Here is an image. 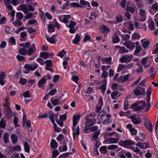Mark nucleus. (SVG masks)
Returning <instances> with one entry per match:
<instances>
[{"label":"nucleus","mask_w":158,"mask_h":158,"mask_svg":"<svg viewBox=\"0 0 158 158\" xmlns=\"http://www.w3.org/2000/svg\"><path fill=\"white\" fill-rule=\"evenodd\" d=\"M122 38L124 40H128L130 38V35L128 34H123L122 35Z\"/></svg>","instance_id":"obj_49"},{"label":"nucleus","mask_w":158,"mask_h":158,"mask_svg":"<svg viewBox=\"0 0 158 158\" xmlns=\"http://www.w3.org/2000/svg\"><path fill=\"white\" fill-rule=\"evenodd\" d=\"M100 30L102 33L106 34L108 33L110 31V28L104 25L100 27Z\"/></svg>","instance_id":"obj_21"},{"label":"nucleus","mask_w":158,"mask_h":158,"mask_svg":"<svg viewBox=\"0 0 158 158\" xmlns=\"http://www.w3.org/2000/svg\"><path fill=\"white\" fill-rule=\"evenodd\" d=\"M48 114L49 115V118L51 121V123H54V121H55L54 119V116H55V118L56 117V118L58 116V115H56V116L54 115V113L51 111H49L48 112Z\"/></svg>","instance_id":"obj_16"},{"label":"nucleus","mask_w":158,"mask_h":158,"mask_svg":"<svg viewBox=\"0 0 158 158\" xmlns=\"http://www.w3.org/2000/svg\"><path fill=\"white\" fill-rule=\"evenodd\" d=\"M129 106L128 102L127 100H125L124 102V109L125 110H127Z\"/></svg>","instance_id":"obj_53"},{"label":"nucleus","mask_w":158,"mask_h":158,"mask_svg":"<svg viewBox=\"0 0 158 158\" xmlns=\"http://www.w3.org/2000/svg\"><path fill=\"white\" fill-rule=\"evenodd\" d=\"M65 101V100H63L59 102V99H53V98H51L50 99V101L52 102V104L54 105H59L61 103H63Z\"/></svg>","instance_id":"obj_15"},{"label":"nucleus","mask_w":158,"mask_h":158,"mask_svg":"<svg viewBox=\"0 0 158 158\" xmlns=\"http://www.w3.org/2000/svg\"><path fill=\"white\" fill-rule=\"evenodd\" d=\"M120 51L121 53L122 54L127 53L128 52V50L126 49V48L123 47H122L121 48Z\"/></svg>","instance_id":"obj_54"},{"label":"nucleus","mask_w":158,"mask_h":158,"mask_svg":"<svg viewBox=\"0 0 158 158\" xmlns=\"http://www.w3.org/2000/svg\"><path fill=\"white\" fill-rule=\"evenodd\" d=\"M11 3L13 5L16 6L21 3V1L20 0H12Z\"/></svg>","instance_id":"obj_56"},{"label":"nucleus","mask_w":158,"mask_h":158,"mask_svg":"<svg viewBox=\"0 0 158 158\" xmlns=\"http://www.w3.org/2000/svg\"><path fill=\"white\" fill-rule=\"evenodd\" d=\"M27 50L24 48H19L18 50V53L24 56L27 55Z\"/></svg>","instance_id":"obj_26"},{"label":"nucleus","mask_w":158,"mask_h":158,"mask_svg":"<svg viewBox=\"0 0 158 158\" xmlns=\"http://www.w3.org/2000/svg\"><path fill=\"white\" fill-rule=\"evenodd\" d=\"M100 152L102 153L106 154L108 152L106 150V147L105 146H102L99 149Z\"/></svg>","instance_id":"obj_38"},{"label":"nucleus","mask_w":158,"mask_h":158,"mask_svg":"<svg viewBox=\"0 0 158 158\" xmlns=\"http://www.w3.org/2000/svg\"><path fill=\"white\" fill-rule=\"evenodd\" d=\"M76 126H73L72 128V129L73 131V134L74 135H76L78 136L80 133L79 132V126H77V128L76 129Z\"/></svg>","instance_id":"obj_23"},{"label":"nucleus","mask_w":158,"mask_h":158,"mask_svg":"<svg viewBox=\"0 0 158 158\" xmlns=\"http://www.w3.org/2000/svg\"><path fill=\"white\" fill-rule=\"evenodd\" d=\"M50 146L52 149L57 148L58 147V143L54 139H52L50 143Z\"/></svg>","instance_id":"obj_19"},{"label":"nucleus","mask_w":158,"mask_h":158,"mask_svg":"<svg viewBox=\"0 0 158 158\" xmlns=\"http://www.w3.org/2000/svg\"><path fill=\"white\" fill-rule=\"evenodd\" d=\"M36 52V51L35 50L32 48H30L28 50H27V55L29 56H30Z\"/></svg>","instance_id":"obj_35"},{"label":"nucleus","mask_w":158,"mask_h":158,"mask_svg":"<svg viewBox=\"0 0 158 158\" xmlns=\"http://www.w3.org/2000/svg\"><path fill=\"white\" fill-rule=\"evenodd\" d=\"M112 60V57H110L108 58H103L101 59V60L102 61V63H105V62H106L107 63L110 62Z\"/></svg>","instance_id":"obj_39"},{"label":"nucleus","mask_w":158,"mask_h":158,"mask_svg":"<svg viewBox=\"0 0 158 158\" xmlns=\"http://www.w3.org/2000/svg\"><path fill=\"white\" fill-rule=\"evenodd\" d=\"M150 42L149 40H147L143 43L142 46L146 50L148 49L149 47H148V46Z\"/></svg>","instance_id":"obj_43"},{"label":"nucleus","mask_w":158,"mask_h":158,"mask_svg":"<svg viewBox=\"0 0 158 158\" xmlns=\"http://www.w3.org/2000/svg\"><path fill=\"white\" fill-rule=\"evenodd\" d=\"M46 83V80L43 78L39 81L38 86L39 87L41 88L43 86L42 85L44 84H45Z\"/></svg>","instance_id":"obj_33"},{"label":"nucleus","mask_w":158,"mask_h":158,"mask_svg":"<svg viewBox=\"0 0 158 158\" xmlns=\"http://www.w3.org/2000/svg\"><path fill=\"white\" fill-rule=\"evenodd\" d=\"M124 25L131 31H133L134 29L133 24L131 21L125 22L124 23Z\"/></svg>","instance_id":"obj_17"},{"label":"nucleus","mask_w":158,"mask_h":158,"mask_svg":"<svg viewBox=\"0 0 158 158\" xmlns=\"http://www.w3.org/2000/svg\"><path fill=\"white\" fill-rule=\"evenodd\" d=\"M59 154V152L57 150H54L52 153L51 158H56V157Z\"/></svg>","instance_id":"obj_51"},{"label":"nucleus","mask_w":158,"mask_h":158,"mask_svg":"<svg viewBox=\"0 0 158 158\" xmlns=\"http://www.w3.org/2000/svg\"><path fill=\"white\" fill-rule=\"evenodd\" d=\"M23 14L20 12L17 13L16 14V17L17 19H19L21 20L23 18Z\"/></svg>","instance_id":"obj_47"},{"label":"nucleus","mask_w":158,"mask_h":158,"mask_svg":"<svg viewBox=\"0 0 158 158\" xmlns=\"http://www.w3.org/2000/svg\"><path fill=\"white\" fill-rule=\"evenodd\" d=\"M123 45L128 49H133L135 46V44L131 41L124 42Z\"/></svg>","instance_id":"obj_9"},{"label":"nucleus","mask_w":158,"mask_h":158,"mask_svg":"<svg viewBox=\"0 0 158 158\" xmlns=\"http://www.w3.org/2000/svg\"><path fill=\"white\" fill-rule=\"evenodd\" d=\"M131 149L133 151L138 153H141L140 150L137 147H132Z\"/></svg>","instance_id":"obj_61"},{"label":"nucleus","mask_w":158,"mask_h":158,"mask_svg":"<svg viewBox=\"0 0 158 158\" xmlns=\"http://www.w3.org/2000/svg\"><path fill=\"white\" fill-rule=\"evenodd\" d=\"M129 76L128 75H126L123 77H121V80L122 82H125L128 79Z\"/></svg>","instance_id":"obj_59"},{"label":"nucleus","mask_w":158,"mask_h":158,"mask_svg":"<svg viewBox=\"0 0 158 158\" xmlns=\"http://www.w3.org/2000/svg\"><path fill=\"white\" fill-rule=\"evenodd\" d=\"M12 24L15 27H19L22 25V23L20 20L16 19L15 21L12 22Z\"/></svg>","instance_id":"obj_28"},{"label":"nucleus","mask_w":158,"mask_h":158,"mask_svg":"<svg viewBox=\"0 0 158 158\" xmlns=\"http://www.w3.org/2000/svg\"><path fill=\"white\" fill-rule=\"evenodd\" d=\"M110 66L103 65L102 66V70L103 72H106L109 69L110 67Z\"/></svg>","instance_id":"obj_55"},{"label":"nucleus","mask_w":158,"mask_h":158,"mask_svg":"<svg viewBox=\"0 0 158 158\" xmlns=\"http://www.w3.org/2000/svg\"><path fill=\"white\" fill-rule=\"evenodd\" d=\"M16 57L19 61H24L25 60V57L24 56L18 55L16 56Z\"/></svg>","instance_id":"obj_63"},{"label":"nucleus","mask_w":158,"mask_h":158,"mask_svg":"<svg viewBox=\"0 0 158 158\" xmlns=\"http://www.w3.org/2000/svg\"><path fill=\"white\" fill-rule=\"evenodd\" d=\"M38 66V65L37 64L34 63L33 65L27 64H25L24 67L27 69L33 71L35 69L37 68Z\"/></svg>","instance_id":"obj_10"},{"label":"nucleus","mask_w":158,"mask_h":158,"mask_svg":"<svg viewBox=\"0 0 158 158\" xmlns=\"http://www.w3.org/2000/svg\"><path fill=\"white\" fill-rule=\"evenodd\" d=\"M117 138H111L106 139L105 141V143L107 144L116 143L118 142L119 139L118 137H119V135H117L116 136Z\"/></svg>","instance_id":"obj_6"},{"label":"nucleus","mask_w":158,"mask_h":158,"mask_svg":"<svg viewBox=\"0 0 158 158\" xmlns=\"http://www.w3.org/2000/svg\"><path fill=\"white\" fill-rule=\"evenodd\" d=\"M4 112L6 115L9 117L10 116L11 111L10 107H5Z\"/></svg>","instance_id":"obj_30"},{"label":"nucleus","mask_w":158,"mask_h":158,"mask_svg":"<svg viewBox=\"0 0 158 158\" xmlns=\"http://www.w3.org/2000/svg\"><path fill=\"white\" fill-rule=\"evenodd\" d=\"M80 39L81 37L80 36L77 34L74 39L72 40L73 43V44H77L80 41Z\"/></svg>","instance_id":"obj_34"},{"label":"nucleus","mask_w":158,"mask_h":158,"mask_svg":"<svg viewBox=\"0 0 158 158\" xmlns=\"http://www.w3.org/2000/svg\"><path fill=\"white\" fill-rule=\"evenodd\" d=\"M91 115V114H89V115H87L85 118V120L86 121L85 124V125L88 124V126L90 127L94 125L96 121V119L95 118L93 119L89 118V117Z\"/></svg>","instance_id":"obj_4"},{"label":"nucleus","mask_w":158,"mask_h":158,"mask_svg":"<svg viewBox=\"0 0 158 158\" xmlns=\"http://www.w3.org/2000/svg\"><path fill=\"white\" fill-rule=\"evenodd\" d=\"M77 23L71 21L69 25H66V26L68 28L74 27V26H76Z\"/></svg>","instance_id":"obj_48"},{"label":"nucleus","mask_w":158,"mask_h":158,"mask_svg":"<svg viewBox=\"0 0 158 158\" xmlns=\"http://www.w3.org/2000/svg\"><path fill=\"white\" fill-rule=\"evenodd\" d=\"M19 7L25 14H27L28 13V10L25 4L20 5L19 6Z\"/></svg>","instance_id":"obj_24"},{"label":"nucleus","mask_w":158,"mask_h":158,"mask_svg":"<svg viewBox=\"0 0 158 158\" xmlns=\"http://www.w3.org/2000/svg\"><path fill=\"white\" fill-rule=\"evenodd\" d=\"M132 38L134 39H139L140 38V35L139 33H134L132 35Z\"/></svg>","instance_id":"obj_58"},{"label":"nucleus","mask_w":158,"mask_h":158,"mask_svg":"<svg viewBox=\"0 0 158 158\" xmlns=\"http://www.w3.org/2000/svg\"><path fill=\"white\" fill-rule=\"evenodd\" d=\"M139 14L142 17H146V11L145 10H143V9H141L139 10Z\"/></svg>","instance_id":"obj_50"},{"label":"nucleus","mask_w":158,"mask_h":158,"mask_svg":"<svg viewBox=\"0 0 158 158\" xmlns=\"http://www.w3.org/2000/svg\"><path fill=\"white\" fill-rule=\"evenodd\" d=\"M31 44V43L29 42H27L25 43H21L19 44V45L23 48H28Z\"/></svg>","instance_id":"obj_37"},{"label":"nucleus","mask_w":158,"mask_h":158,"mask_svg":"<svg viewBox=\"0 0 158 158\" xmlns=\"http://www.w3.org/2000/svg\"><path fill=\"white\" fill-rule=\"evenodd\" d=\"M55 29L53 26L51 24H49L48 26V31L49 32H54Z\"/></svg>","instance_id":"obj_40"},{"label":"nucleus","mask_w":158,"mask_h":158,"mask_svg":"<svg viewBox=\"0 0 158 158\" xmlns=\"http://www.w3.org/2000/svg\"><path fill=\"white\" fill-rule=\"evenodd\" d=\"M126 128L129 129L131 135H135L137 133V130L132 127L131 124H129L127 125Z\"/></svg>","instance_id":"obj_8"},{"label":"nucleus","mask_w":158,"mask_h":158,"mask_svg":"<svg viewBox=\"0 0 158 158\" xmlns=\"http://www.w3.org/2000/svg\"><path fill=\"white\" fill-rule=\"evenodd\" d=\"M10 138L13 144H15L17 143L18 138L16 135L14 134H12L10 135Z\"/></svg>","instance_id":"obj_18"},{"label":"nucleus","mask_w":158,"mask_h":158,"mask_svg":"<svg viewBox=\"0 0 158 158\" xmlns=\"http://www.w3.org/2000/svg\"><path fill=\"white\" fill-rule=\"evenodd\" d=\"M48 52H40V56L44 58L45 60L48 58Z\"/></svg>","instance_id":"obj_44"},{"label":"nucleus","mask_w":158,"mask_h":158,"mask_svg":"<svg viewBox=\"0 0 158 158\" xmlns=\"http://www.w3.org/2000/svg\"><path fill=\"white\" fill-rule=\"evenodd\" d=\"M36 61L41 65H43L45 64V61H44L40 57L37 58L36 59Z\"/></svg>","instance_id":"obj_60"},{"label":"nucleus","mask_w":158,"mask_h":158,"mask_svg":"<svg viewBox=\"0 0 158 158\" xmlns=\"http://www.w3.org/2000/svg\"><path fill=\"white\" fill-rule=\"evenodd\" d=\"M130 111V110H129L126 112H124L122 111H121L119 112V114L120 116L121 117L127 116L129 114Z\"/></svg>","instance_id":"obj_46"},{"label":"nucleus","mask_w":158,"mask_h":158,"mask_svg":"<svg viewBox=\"0 0 158 158\" xmlns=\"http://www.w3.org/2000/svg\"><path fill=\"white\" fill-rule=\"evenodd\" d=\"M47 40L52 44H54L55 43V39L52 36L50 37L49 36H46Z\"/></svg>","instance_id":"obj_42"},{"label":"nucleus","mask_w":158,"mask_h":158,"mask_svg":"<svg viewBox=\"0 0 158 158\" xmlns=\"http://www.w3.org/2000/svg\"><path fill=\"white\" fill-rule=\"evenodd\" d=\"M80 115L78 114H74L73 118V125L76 126L79 120L80 119Z\"/></svg>","instance_id":"obj_13"},{"label":"nucleus","mask_w":158,"mask_h":158,"mask_svg":"<svg viewBox=\"0 0 158 158\" xmlns=\"http://www.w3.org/2000/svg\"><path fill=\"white\" fill-rule=\"evenodd\" d=\"M103 104V103L102 98L101 97H100L98 100V103L96 106L97 109L96 111L97 112H98L101 110Z\"/></svg>","instance_id":"obj_11"},{"label":"nucleus","mask_w":158,"mask_h":158,"mask_svg":"<svg viewBox=\"0 0 158 158\" xmlns=\"http://www.w3.org/2000/svg\"><path fill=\"white\" fill-rule=\"evenodd\" d=\"M136 145L141 149H146L149 147V144L148 143H138Z\"/></svg>","instance_id":"obj_14"},{"label":"nucleus","mask_w":158,"mask_h":158,"mask_svg":"<svg viewBox=\"0 0 158 158\" xmlns=\"http://www.w3.org/2000/svg\"><path fill=\"white\" fill-rule=\"evenodd\" d=\"M151 8L156 11L158 10V4L157 3H155L154 4L151 6Z\"/></svg>","instance_id":"obj_64"},{"label":"nucleus","mask_w":158,"mask_h":158,"mask_svg":"<svg viewBox=\"0 0 158 158\" xmlns=\"http://www.w3.org/2000/svg\"><path fill=\"white\" fill-rule=\"evenodd\" d=\"M9 135L8 132H6L4 133L3 136V139L4 142L6 143H8L9 141Z\"/></svg>","instance_id":"obj_29"},{"label":"nucleus","mask_w":158,"mask_h":158,"mask_svg":"<svg viewBox=\"0 0 158 158\" xmlns=\"http://www.w3.org/2000/svg\"><path fill=\"white\" fill-rule=\"evenodd\" d=\"M6 126V121L3 118L0 121V128L5 129Z\"/></svg>","instance_id":"obj_32"},{"label":"nucleus","mask_w":158,"mask_h":158,"mask_svg":"<svg viewBox=\"0 0 158 158\" xmlns=\"http://www.w3.org/2000/svg\"><path fill=\"white\" fill-rule=\"evenodd\" d=\"M91 38L88 35H85V37L83 40V42H85L87 40L91 41Z\"/></svg>","instance_id":"obj_62"},{"label":"nucleus","mask_w":158,"mask_h":158,"mask_svg":"<svg viewBox=\"0 0 158 158\" xmlns=\"http://www.w3.org/2000/svg\"><path fill=\"white\" fill-rule=\"evenodd\" d=\"M133 57V56L132 54H127L122 56L119 59V61L123 63L125 62L128 63L132 60Z\"/></svg>","instance_id":"obj_3"},{"label":"nucleus","mask_w":158,"mask_h":158,"mask_svg":"<svg viewBox=\"0 0 158 158\" xmlns=\"http://www.w3.org/2000/svg\"><path fill=\"white\" fill-rule=\"evenodd\" d=\"M142 63L144 66V68L149 66L151 64L150 61H148V59L146 57L143 58L141 60Z\"/></svg>","instance_id":"obj_12"},{"label":"nucleus","mask_w":158,"mask_h":158,"mask_svg":"<svg viewBox=\"0 0 158 158\" xmlns=\"http://www.w3.org/2000/svg\"><path fill=\"white\" fill-rule=\"evenodd\" d=\"M116 21L114 23V24H116L117 23L122 22L123 21V17L122 15H118L116 16L115 17Z\"/></svg>","instance_id":"obj_20"},{"label":"nucleus","mask_w":158,"mask_h":158,"mask_svg":"<svg viewBox=\"0 0 158 158\" xmlns=\"http://www.w3.org/2000/svg\"><path fill=\"white\" fill-rule=\"evenodd\" d=\"M148 27L151 30H153L154 29V23L152 20L150 19L148 21Z\"/></svg>","instance_id":"obj_25"},{"label":"nucleus","mask_w":158,"mask_h":158,"mask_svg":"<svg viewBox=\"0 0 158 158\" xmlns=\"http://www.w3.org/2000/svg\"><path fill=\"white\" fill-rule=\"evenodd\" d=\"M130 118L131 119L132 123L135 125L139 124L142 122L141 119L138 115L131 116Z\"/></svg>","instance_id":"obj_5"},{"label":"nucleus","mask_w":158,"mask_h":158,"mask_svg":"<svg viewBox=\"0 0 158 158\" xmlns=\"http://www.w3.org/2000/svg\"><path fill=\"white\" fill-rule=\"evenodd\" d=\"M152 53L154 54L158 53V43L156 44L154 47V49L152 50Z\"/></svg>","instance_id":"obj_52"},{"label":"nucleus","mask_w":158,"mask_h":158,"mask_svg":"<svg viewBox=\"0 0 158 158\" xmlns=\"http://www.w3.org/2000/svg\"><path fill=\"white\" fill-rule=\"evenodd\" d=\"M24 147L25 151L27 153L29 152H30L29 146L27 142H24Z\"/></svg>","instance_id":"obj_41"},{"label":"nucleus","mask_w":158,"mask_h":158,"mask_svg":"<svg viewBox=\"0 0 158 158\" xmlns=\"http://www.w3.org/2000/svg\"><path fill=\"white\" fill-rule=\"evenodd\" d=\"M145 89L143 87L137 85L136 88L133 90V92L136 96L144 95L145 93Z\"/></svg>","instance_id":"obj_2"},{"label":"nucleus","mask_w":158,"mask_h":158,"mask_svg":"<svg viewBox=\"0 0 158 158\" xmlns=\"http://www.w3.org/2000/svg\"><path fill=\"white\" fill-rule=\"evenodd\" d=\"M118 144L121 146L127 148H129L130 146L134 145L135 142L132 140L127 139V140H121L119 142Z\"/></svg>","instance_id":"obj_1"},{"label":"nucleus","mask_w":158,"mask_h":158,"mask_svg":"<svg viewBox=\"0 0 158 158\" xmlns=\"http://www.w3.org/2000/svg\"><path fill=\"white\" fill-rule=\"evenodd\" d=\"M125 69V65L120 64L118 68L117 72H119L122 71L123 69Z\"/></svg>","instance_id":"obj_45"},{"label":"nucleus","mask_w":158,"mask_h":158,"mask_svg":"<svg viewBox=\"0 0 158 158\" xmlns=\"http://www.w3.org/2000/svg\"><path fill=\"white\" fill-rule=\"evenodd\" d=\"M144 125L150 132L152 131V126L151 122L148 118H145L144 122Z\"/></svg>","instance_id":"obj_7"},{"label":"nucleus","mask_w":158,"mask_h":158,"mask_svg":"<svg viewBox=\"0 0 158 158\" xmlns=\"http://www.w3.org/2000/svg\"><path fill=\"white\" fill-rule=\"evenodd\" d=\"M27 29L28 32L30 34L32 33H35L36 32V30L33 29L32 27H28L27 28Z\"/></svg>","instance_id":"obj_57"},{"label":"nucleus","mask_w":158,"mask_h":158,"mask_svg":"<svg viewBox=\"0 0 158 158\" xmlns=\"http://www.w3.org/2000/svg\"><path fill=\"white\" fill-rule=\"evenodd\" d=\"M113 42L114 43H117L119 42L120 38L117 33H114L112 36Z\"/></svg>","instance_id":"obj_22"},{"label":"nucleus","mask_w":158,"mask_h":158,"mask_svg":"<svg viewBox=\"0 0 158 158\" xmlns=\"http://www.w3.org/2000/svg\"><path fill=\"white\" fill-rule=\"evenodd\" d=\"M126 10L127 12H130L132 13H134L135 11V9L133 7L129 6L128 4L127 5Z\"/></svg>","instance_id":"obj_31"},{"label":"nucleus","mask_w":158,"mask_h":158,"mask_svg":"<svg viewBox=\"0 0 158 158\" xmlns=\"http://www.w3.org/2000/svg\"><path fill=\"white\" fill-rule=\"evenodd\" d=\"M71 15H64L63 16V22L65 23H67L68 22V21L70 19Z\"/></svg>","instance_id":"obj_27"},{"label":"nucleus","mask_w":158,"mask_h":158,"mask_svg":"<svg viewBox=\"0 0 158 158\" xmlns=\"http://www.w3.org/2000/svg\"><path fill=\"white\" fill-rule=\"evenodd\" d=\"M136 65L139 66L138 68L136 70V72L138 73H141L142 72L143 70V67L140 65L139 63H137Z\"/></svg>","instance_id":"obj_36"}]
</instances>
